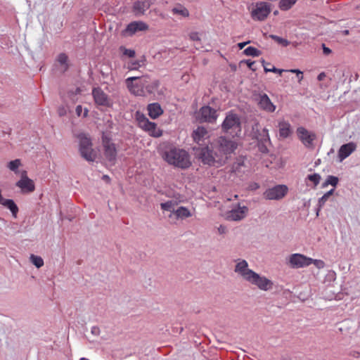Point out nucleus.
I'll use <instances>...</instances> for the list:
<instances>
[{
    "mask_svg": "<svg viewBox=\"0 0 360 360\" xmlns=\"http://www.w3.org/2000/svg\"><path fill=\"white\" fill-rule=\"evenodd\" d=\"M238 143L231 140H228L225 137L221 136L218 139L217 143L213 147V152L210 150L207 147L202 148H194L196 156L206 165L214 167L221 165L227 160L237 148Z\"/></svg>",
    "mask_w": 360,
    "mask_h": 360,
    "instance_id": "nucleus-1",
    "label": "nucleus"
},
{
    "mask_svg": "<svg viewBox=\"0 0 360 360\" xmlns=\"http://www.w3.org/2000/svg\"><path fill=\"white\" fill-rule=\"evenodd\" d=\"M235 273L250 284L256 286L262 291H269L274 287V282L265 276L257 274L249 269L248 263L243 259L235 261Z\"/></svg>",
    "mask_w": 360,
    "mask_h": 360,
    "instance_id": "nucleus-2",
    "label": "nucleus"
},
{
    "mask_svg": "<svg viewBox=\"0 0 360 360\" xmlns=\"http://www.w3.org/2000/svg\"><path fill=\"white\" fill-rule=\"evenodd\" d=\"M126 85L131 94L138 96H146L153 94L159 83L148 76L131 77L125 80Z\"/></svg>",
    "mask_w": 360,
    "mask_h": 360,
    "instance_id": "nucleus-3",
    "label": "nucleus"
},
{
    "mask_svg": "<svg viewBox=\"0 0 360 360\" xmlns=\"http://www.w3.org/2000/svg\"><path fill=\"white\" fill-rule=\"evenodd\" d=\"M162 158L169 165L182 169L191 166V162L187 151L184 149L172 147L165 151Z\"/></svg>",
    "mask_w": 360,
    "mask_h": 360,
    "instance_id": "nucleus-4",
    "label": "nucleus"
},
{
    "mask_svg": "<svg viewBox=\"0 0 360 360\" xmlns=\"http://www.w3.org/2000/svg\"><path fill=\"white\" fill-rule=\"evenodd\" d=\"M79 140V151L81 156L88 162H94L97 158V153L92 148L91 139L85 134L77 136Z\"/></svg>",
    "mask_w": 360,
    "mask_h": 360,
    "instance_id": "nucleus-5",
    "label": "nucleus"
},
{
    "mask_svg": "<svg viewBox=\"0 0 360 360\" xmlns=\"http://www.w3.org/2000/svg\"><path fill=\"white\" fill-rule=\"evenodd\" d=\"M135 117L138 126L150 136L158 138L162 135V129L158 128L155 122L149 121L143 114L136 112Z\"/></svg>",
    "mask_w": 360,
    "mask_h": 360,
    "instance_id": "nucleus-6",
    "label": "nucleus"
},
{
    "mask_svg": "<svg viewBox=\"0 0 360 360\" xmlns=\"http://www.w3.org/2000/svg\"><path fill=\"white\" fill-rule=\"evenodd\" d=\"M102 147L103 160L111 165H115L117 156V150L115 143L105 134L102 136Z\"/></svg>",
    "mask_w": 360,
    "mask_h": 360,
    "instance_id": "nucleus-7",
    "label": "nucleus"
},
{
    "mask_svg": "<svg viewBox=\"0 0 360 360\" xmlns=\"http://www.w3.org/2000/svg\"><path fill=\"white\" fill-rule=\"evenodd\" d=\"M221 128L224 132L234 134L238 136L241 132L240 121L238 115L233 112L227 113L222 124Z\"/></svg>",
    "mask_w": 360,
    "mask_h": 360,
    "instance_id": "nucleus-8",
    "label": "nucleus"
},
{
    "mask_svg": "<svg viewBox=\"0 0 360 360\" xmlns=\"http://www.w3.org/2000/svg\"><path fill=\"white\" fill-rule=\"evenodd\" d=\"M217 117V111L207 105L202 107L195 115L196 120L200 122L214 123Z\"/></svg>",
    "mask_w": 360,
    "mask_h": 360,
    "instance_id": "nucleus-9",
    "label": "nucleus"
},
{
    "mask_svg": "<svg viewBox=\"0 0 360 360\" xmlns=\"http://www.w3.org/2000/svg\"><path fill=\"white\" fill-rule=\"evenodd\" d=\"M15 186L20 188L21 193L23 194L31 193L35 190L34 182L28 177L27 172L25 170L21 171L20 178L15 183Z\"/></svg>",
    "mask_w": 360,
    "mask_h": 360,
    "instance_id": "nucleus-10",
    "label": "nucleus"
},
{
    "mask_svg": "<svg viewBox=\"0 0 360 360\" xmlns=\"http://www.w3.org/2000/svg\"><path fill=\"white\" fill-rule=\"evenodd\" d=\"M271 12V8L266 2L257 3L251 11V16L255 20L262 21L266 18Z\"/></svg>",
    "mask_w": 360,
    "mask_h": 360,
    "instance_id": "nucleus-11",
    "label": "nucleus"
},
{
    "mask_svg": "<svg viewBox=\"0 0 360 360\" xmlns=\"http://www.w3.org/2000/svg\"><path fill=\"white\" fill-rule=\"evenodd\" d=\"M309 257L300 253L290 255L287 259V264L293 269H302L308 266Z\"/></svg>",
    "mask_w": 360,
    "mask_h": 360,
    "instance_id": "nucleus-12",
    "label": "nucleus"
},
{
    "mask_svg": "<svg viewBox=\"0 0 360 360\" xmlns=\"http://www.w3.org/2000/svg\"><path fill=\"white\" fill-rule=\"evenodd\" d=\"M288 188L285 185H277L269 188L264 193V196L267 200H278L285 196Z\"/></svg>",
    "mask_w": 360,
    "mask_h": 360,
    "instance_id": "nucleus-13",
    "label": "nucleus"
},
{
    "mask_svg": "<svg viewBox=\"0 0 360 360\" xmlns=\"http://www.w3.org/2000/svg\"><path fill=\"white\" fill-rule=\"evenodd\" d=\"M297 136L302 143L307 148H313V141L316 139V134L305 128L300 127L297 129Z\"/></svg>",
    "mask_w": 360,
    "mask_h": 360,
    "instance_id": "nucleus-14",
    "label": "nucleus"
},
{
    "mask_svg": "<svg viewBox=\"0 0 360 360\" xmlns=\"http://www.w3.org/2000/svg\"><path fill=\"white\" fill-rule=\"evenodd\" d=\"M92 96L96 105L105 107L112 105V101L101 88H94L92 90Z\"/></svg>",
    "mask_w": 360,
    "mask_h": 360,
    "instance_id": "nucleus-15",
    "label": "nucleus"
},
{
    "mask_svg": "<svg viewBox=\"0 0 360 360\" xmlns=\"http://www.w3.org/2000/svg\"><path fill=\"white\" fill-rule=\"evenodd\" d=\"M184 202L183 197L179 194L174 195V199L167 200L165 202L160 203V208L164 212H169L170 214L168 216L169 218H172L175 211V207L180 202Z\"/></svg>",
    "mask_w": 360,
    "mask_h": 360,
    "instance_id": "nucleus-16",
    "label": "nucleus"
},
{
    "mask_svg": "<svg viewBox=\"0 0 360 360\" xmlns=\"http://www.w3.org/2000/svg\"><path fill=\"white\" fill-rule=\"evenodd\" d=\"M192 137L193 141L199 146H203L208 143L210 134L209 131L203 127H198L193 131Z\"/></svg>",
    "mask_w": 360,
    "mask_h": 360,
    "instance_id": "nucleus-17",
    "label": "nucleus"
},
{
    "mask_svg": "<svg viewBox=\"0 0 360 360\" xmlns=\"http://www.w3.org/2000/svg\"><path fill=\"white\" fill-rule=\"evenodd\" d=\"M248 208L246 206L238 205L226 213V218L231 221H239L247 215Z\"/></svg>",
    "mask_w": 360,
    "mask_h": 360,
    "instance_id": "nucleus-18",
    "label": "nucleus"
},
{
    "mask_svg": "<svg viewBox=\"0 0 360 360\" xmlns=\"http://www.w3.org/2000/svg\"><path fill=\"white\" fill-rule=\"evenodd\" d=\"M356 149V144L354 142H349L340 146L338 157L340 162H342L349 157Z\"/></svg>",
    "mask_w": 360,
    "mask_h": 360,
    "instance_id": "nucleus-19",
    "label": "nucleus"
},
{
    "mask_svg": "<svg viewBox=\"0 0 360 360\" xmlns=\"http://www.w3.org/2000/svg\"><path fill=\"white\" fill-rule=\"evenodd\" d=\"M0 205H3L4 207L8 209L11 211L12 216L14 218H17L18 212L19 211L18 207L15 203L13 200L7 199L3 196L2 190L1 188H0Z\"/></svg>",
    "mask_w": 360,
    "mask_h": 360,
    "instance_id": "nucleus-20",
    "label": "nucleus"
},
{
    "mask_svg": "<svg viewBox=\"0 0 360 360\" xmlns=\"http://www.w3.org/2000/svg\"><path fill=\"white\" fill-rule=\"evenodd\" d=\"M148 26L142 21H134L129 23L124 32L127 34L133 35L137 32L145 31L148 30Z\"/></svg>",
    "mask_w": 360,
    "mask_h": 360,
    "instance_id": "nucleus-21",
    "label": "nucleus"
},
{
    "mask_svg": "<svg viewBox=\"0 0 360 360\" xmlns=\"http://www.w3.org/2000/svg\"><path fill=\"white\" fill-rule=\"evenodd\" d=\"M258 104L261 109L269 112H273L276 110V105L266 94L260 96Z\"/></svg>",
    "mask_w": 360,
    "mask_h": 360,
    "instance_id": "nucleus-22",
    "label": "nucleus"
},
{
    "mask_svg": "<svg viewBox=\"0 0 360 360\" xmlns=\"http://www.w3.org/2000/svg\"><path fill=\"white\" fill-rule=\"evenodd\" d=\"M150 6V3L147 1H137L134 4L133 10L136 15H143Z\"/></svg>",
    "mask_w": 360,
    "mask_h": 360,
    "instance_id": "nucleus-23",
    "label": "nucleus"
},
{
    "mask_svg": "<svg viewBox=\"0 0 360 360\" xmlns=\"http://www.w3.org/2000/svg\"><path fill=\"white\" fill-rule=\"evenodd\" d=\"M279 136L283 139L288 138L292 134L290 124L285 120L278 122Z\"/></svg>",
    "mask_w": 360,
    "mask_h": 360,
    "instance_id": "nucleus-24",
    "label": "nucleus"
},
{
    "mask_svg": "<svg viewBox=\"0 0 360 360\" xmlns=\"http://www.w3.org/2000/svg\"><path fill=\"white\" fill-rule=\"evenodd\" d=\"M148 115L150 118L155 120L163 113L160 105L158 103H150L148 105Z\"/></svg>",
    "mask_w": 360,
    "mask_h": 360,
    "instance_id": "nucleus-25",
    "label": "nucleus"
},
{
    "mask_svg": "<svg viewBox=\"0 0 360 360\" xmlns=\"http://www.w3.org/2000/svg\"><path fill=\"white\" fill-rule=\"evenodd\" d=\"M173 216L175 217L176 219H186L193 216V212L186 207L181 206L177 207Z\"/></svg>",
    "mask_w": 360,
    "mask_h": 360,
    "instance_id": "nucleus-26",
    "label": "nucleus"
},
{
    "mask_svg": "<svg viewBox=\"0 0 360 360\" xmlns=\"http://www.w3.org/2000/svg\"><path fill=\"white\" fill-rule=\"evenodd\" d=\"M22 166V163L20 159H15L11 160L7 163V168L14 172L15 174H20L22 170H20V167Z\"/></svg>",
    "mask_w": 360,
    "mask_h": 360,
    "instance_id": "nucleus-27",
    "label": "nucleus"
},
{
    "mask_svg": "<svg viewBox=\"0 0 360 360\" xmlns=\"http://www.w3.org/2000/svg\"><path fill=\"white\" fill-rule=\"evenodd\" d=\"M172 12L174 15H179L183 18H186L189 15L188 11L181 5H178L174 7Z\"/></svg>",
    "mask_w": 360,
    "mask_h": 360,
    "instance_id": "nucleus-28",
    "label": "nucleus"
},
{
    "mask_svg": "<svg viewBox=\"0 0 360 360\" xmlns=\"http://www.w3.org/2000/svg\"><path fill=\"white\" fill-rule=\"evenodd\" d=\"M144 63V60H130L127 64V68L129 70L139 69Z\"/></svg>",
    "mask_w": 360,
    "mask_h": 360,
    "instance_id": "nucleus-29",
    "label": "nucleus"
},
{
    "mask_svg": "<svg viewBox=\"0 0 360 360\" xmlns=\"http://www.w3.org/2000/svg\"><path fill=\"white\" fill-rule=\"evenodd\" d=\"M297 0H281L279 2V7L281 10L287 11L290 9L295 3Z\"/></svg>",
    "mask_w": 360,
    "mask_h": 360,
    "instance_id": "nucleus-30",
    "label": "nucleus"
},
{
    "mask_svg": "<svg viewBox=\"0 0 360 360\" xmlns=\"http://www.w3.org/2000/svg\"><path fill=\"white\" fill-rule=\"evenodd\" d=\"M338 181H339V179L338 177L335 176H328L326 179V180L325 181L324 183H323V185L322 186L323 188H326L327 187L328 185H331L334 187H335L338 184Z\"/></svg>",
    "mask_w": 360,
    "mask_h": 360,
    "instance_id": "nucleus-31",
    "label": "nucleus"
},
{
    "mask_svg": "<svg viewBox=\"0 0 360 360\" xmlns=\"http://www.w3.org/2000/svg\"><path fill=\"white\" fill-rule=\"evenodd\" d=\"M243 53L246 56H250L253 57L259 56L261 55V51L252 46H248V48H246L243 51Z\"/></svg>",
    "mask_w": 360,
    "mask_h": 360,
    "instance_id": "nucleus-32",
    "label": "nucleus"
},
{
    "mask_svg": "<svg viewBox=\"0 0 360 360\" xmlns=\"http://www.w3.org/2000/svg\"><path fill=\"white\" fill-rule=\"evenodd\" d=\"M30 259L37 268H40L44 265V260L40 256L31 255Z\"/></svg>",
    "mask_w": 360,
    "mask_h": 360,
    "instance_id": "nucleus-33",
    "label": "nucleus"
},
{
    "mask_svg": "<svg viewBox=\"0 0 360 360\" xmlns=\"http://www.w3.org/2000/svg\"><path fill=\"white\" fill-rule=\"evenodd\" d=\"M58 62L61 65L62 70H66L68 68V56L65 53H60L57 58Z\"/></svg>",
    "mask_w": 360,
    "mask_h": 360,
    "instance_id": "nucleus-34",
    "label": "nucleus"
},
{
    "mask_svg": "<svg viewBox=\"0 0 360 360\" xmlns=\"http://www.w3.org/2000/svg\"><path fill=\"white\" fill-rule=\"evenodd\" d=\"M310 261H308V266L311 264H314L317 269H321L325 266V263L321 259H314L313 258L309 257Z\"/></svg>",
    "mask_w": 360,
    "mask_h": 360,
    "instance_id": "nucleus-35",
    "label": "nucleus"
},
{
    "mask_svg": "<svg viewBox=\"0 0 360 360\" xmlns=\"http://www.w3.org/2000/svg\"><path fill=\"white\" fill-rule=\"evenodd\" d=\"M334 189H331L327 193H326L321 198H319L318 202V205L320 207H323L329 197L333 193Z\"/></svg>",
    "mask_w": 360,
    "mask_h": 360,
    "instance_id": "nucleus-36",
    "label": "nucleus"
},
{
    "mask_svg": "<svg viewBox=\"0 0 360 360\" xmlns=\"http://www.w3.org/2000/svg\"><path fill=\"white\" fill-rule=\"evenodd\" d=\"M75 111H76V114L78 117H86L89 113V110L86 108H83L80 105H79L76 107Z\"/></svg>",
    "mask_w": 360,
    "mask_h": 360,
    "instance_id": "nucleus-37",
    "label": "nucleus"
},
{
    "mask_svg": "<svg viewBox=\"0 0 360 360\" xmlns=\"http://www.w3.org/2000/svg\"><path fill=\"white\" fill-rule=\"evenodd\" d=\"M270 37L275 41H276L278 44L282 45L283 46H287L290 44V42L287 39L280 37L278 36L271 34L270 35Z\"/></svg>",
    "mask_w": 360,
    "mask_h": 360,
    "instance_id": "nucleus-38",
    "label": "nucleus"
},
{
    "mask_svg": "<svg viewBox=\"0 0 360 360\" xmlns=\"http://www.w3.org/2000/svg\"><path fill=\"white\" fill-rule=\"evenodd\" d=\"M188 37L193 41H200L201 33L198 31H191L188 33Z\"/></svg>",
    "mask_w": 360,
    "mask_h": 360,
    "instance_id": "nucleus-39",
    "label": "nucleus"
},
{
    "mask_svg": "<svg viewBox=\"0 0 360 360\" xmlns=\"http://www.w3.org/2000/svg\"><path fill=\"white\" fill-rule=\"evenodd\" d=\"M308 179L311 181L314 186H317L321 180V176L319 174H313L308 176Z\"/></svg>",
    "mask_w": 360,
    "mask_h": 360,
    "instance_id": "nucleus-40",
    "label": "nucleus"
},
{
    "mask_svg": "<svg viewBox=\"0 0 360 360\" xmlns=\"http://www.w3.org/2000/svg\"><path fill=\"white\" fill-rule=\"evenodd\" d=\"M262 133H263L262 135H261L260 136L255 135V138L257 140L261 141H269V136L268 130L266 129H264L263 131H262Z\"/></svg>",
    "mask_w": 360,
    "mask_h": 360,
    "instance_id": "nucleus-41",
    "label": "nucleus"
},
{
    "mask_svg": "<svg viewBox=\"0 0 360 360\" xmlns=\"http://www.w3.org/2000/svg\"><path fill=\"white\" fill-rule=\"evenodd\" d=\"M264 71L266 72H275V73H278L280 75L282 74V72L285 71V70L278 69V68H276L275 67H273L272 68H268L266 67H264Z\"/></svg>",
    "mask_w": 360,
    "mask_h": 360,
    "instance_id": "nucleus-42",
    "label": "nucleus"
},
{
    "mask_svg": "<svg viewBox=\"0 0 360 360\" xmlns=\"http://www.w3.org/2000/svg\"><path fill=\"white\" fill-rule=\"evenodd\" d=\"M123 54L129 58H134L135 56V51L132 49H123Z\"/></svg>",
    "mask_w": 360,
    "mask_h": 360,
    "instance_id": "nucleus-43",
    "label": "nucleus"
},
{
    "mask_svg": "<svg viewBox=\"0 0 360 360\" xmlns=\"http://www.w3.org/2000/svg\"><path fill=\"white\" fill-rule=\"evenodd\" d=\"M286 72H292V73H295L297 75V76H299L300 75H303L302 72L300 70H297V69H291V70H285Z\"/></svg>",
    "mask_w": 360,
    "mask_h": 360,
    "instance_id": "nucleus-44",
    "label": "nucleus"
},
{
    "mask_svg": "<svg viewBox=\"0 0 360 360\" xmlns=\"http://www.w3.org/2000/svg\"><path fill=\"white\" fill-rule=\"evenodd\" d=\"M246 64L248 65V66L253 70V65H255V62L254 61H251L250 60H246Z\"/></svg>",
    "mask_w": 360,
    "mask_h": 360,
    "instance_id": "nucleus-45",
    "label": "nucleus"
},
{
    "mask_svg": "<svg viewBox=\"0 0 360 360\" xmlns=\"http://www.w3.org/2000/svg\"><path fill=\"white\" fill-rule=\"evenodd\" d=\"M326 73L323 72L318 75L317 79L319 81H322L326 77Z\"/></svg>",
    "mask_w": 360,
    "mask_h": 360,
    "instance_id": "nucleus-46",
    "label": "nucleus"
},
{
    "mask_svg": "<svg viewBox=\"0 0 360 360\" xmlns=\"http://www.w3.org/2000/svg\"><path fill=\"white\" fill-rule=\"evenodd\" d=\"M323 53H324L325 54H327V55H328V54H329V53H331V50H330L329 48L326 47L324 45H323Z\"/></svg>",
    "mask_w": 360,
    "mask_h": 360,
    "instance_id": "nucleus-47",
    "label": "nucleus"
},
{
    "mask_svg": "<svg viewBox=\"0 0 360 360\" xmlns=\"http://www.w3.org/2000/svg\"><path fill=\"white\" fill-rule=\"evenodd\" d=\"M248 42H242V43H239L238 44V47L240 49H242L244 48V46L248 44Z\"/></svg>",
    "mask_w": 360,
    "mask_h": 360,
    "instance_id": "nucleus-48",
    "label": "nucleus"
},
{
    "mask_svg": "<svg viewBox=\"0 0 360 360\" xmlns=\"http://www.w3.org/2000/svg\"><path fill=\"white\" fill-rule=\"evenodd\" d=\"M297 78H298V82L300 83L301 81L303 79V75H300L299 76H297Z\"/></svg>",
    "mask_w": 360,
    "mask_h": 360,
    "instance_id": "nucleus-49",
    "label": "nucleus"
},
{
    "mask_svg": "<svg viewBox=\"0 0 360 360\" xmlns=\"http://www.w3.org/2000/svg\"><path fill=\"white\" fill-rule=\"evenodd\" d=\"M224 227H222V226H220V227L219 228V232H221V233H223V232H224Z\"/></svg>",
    "mask_w": 360,
    "mask_h": 360,
    "instance_id": "nucleus-50",
    "label": "nucleus"
},
{
    "mask_svg": "<svg viewBox=\"0 0 360 360\" xmlns=\"http://www.w3.org/2000/svg\"><path fill=\"white\" fill-rule=\"evenodd\" d=\"M321 208H322V207H320L319 206V208H318V210H317V211H316V215H317V216H319V211H320V210H321Z\"/></svg>",
    "mask_w": 360,
    "mask_h": 360,
    "instance_id": "nucleus-51",
    "label": "nucleus"
},
{
    "mask_svg": "<svg viewBox=\"0 0 360 360\" xmlns=\"http://www.w3.org/2000/svg\"><path fill=\"white\" fill-rule=\"evenodd\" d=\"M103 178H105V179H108V177L107 176H103Z\"/></svg>",
    "mask_w": 360,
    "mask_h": 360,
    "instance_id": "nucleus-52",
    "label": "nucleus"
},
{
    "mask_svg": "<svg viewBox=\"0 0 360 360\" xmlns=\"http://www.w3.org/2000/svg\"><path fill=\"white\" fill-rule=\"evenodd\" d=\"M255 127H256V128H257V127H258V124H255Z\"/></svg>",
    "mask_w": 360,
    "mask_h": 360,
    "instance_id": "nucleus-53",
    "label": "nucleus"
}]
</instances>
